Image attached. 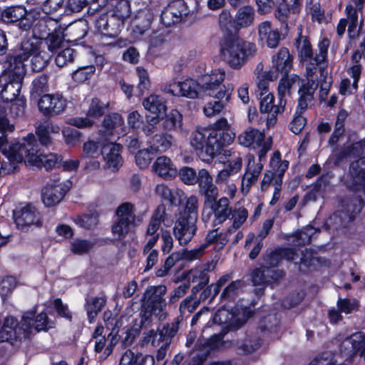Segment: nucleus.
<instances>
[{"instance_id":"23","label":"nucleus","mask_w":365,"mask_h":365,"mask_svg":"<svg viewBox=\"0 0 365 365\" xmlns=\"http://www.w3.org/2000/svg\"><path fill=\"white\" fill-rule=\"evenodd\" d=\"M153 171L164 179H171L177 175V169L171 159L162 155L155 160L152 166Z\"/></svg>"},{"instance_id":"62","label":"nucleus","mask_w":365,"mask_h":365,"mask_svg":"<svg viewBox=\"0 0 365 365\" xmlns=\"http://www.w3.org/2000/svg\"><path fill=\"white\" fill-rule=\"evenodd\" d=\"M150 151V148H146L139 150L136 154L135 162L140 168H147L150 163L153 159V155Z\"/></svg>"},{"instance_id":"40","label":"nucleus","mask_w":365,"mask_h":365,"mask_svg":"<svg viewBox=\"0 0 365 365\" xmlns=\"http://www.w3.org/2000/svg\"><path fill=\"white\" fill-rule=\"evenodd\" d=\"M123 117L116 113L108 114L104 117L103 121V128H104V135L109 136L113 134V130L121 126L123 124Z\"/></svg>"},{"instance_id":"18","label":"nucleus","mask_w":365,"mask_h":365,"mask_svg":"<svg viewBox=\"0 0 365 365\" xmlns=\"http://www.w3.org/2000/svg\"><path fill=\"white\" fill-rule=\"evenodd\" d=\"M66 101L60 95H43L39 100L38 106L46 115H58L66 108Z\"/></svg>"},{"instance_id":"55","label":"nucleus","mask_w":365,"mask_h":365,"mask_svg":"<svg viewBox=\"0 0 365 365\" xmlns=\"http://www.w3.org/2000/svg\"><path fill=\"white\" fill-rule=\"evenodd\" d=\"M75 57V50L71 48H66L57 54L55 60L56 63L58 67H63L68 63H72Z\"/></svg>"},{"instance_id":"1","label":"nucleus","mask_w":365,"mask_h":365,"mask_svg":"<svg viewBox=\"0 0 365 365\" xmlns=\"http://www.w3.org/2000/svg\"><path fill=\"white\" fill-rule=\"evenodd\" d=\"M39 144L34 135L29 133L24 138L22 142L12 144L9 150H4L3 154L7 160L3 161L0 168V175H5L14 173L19 164L23 163L24 158L36 167H43L46 170L54 168L62 158L55 153L48 155L40 154Z\"/></svg>"},{"instance_id":"22","label":"nucleus","mask_w":365,"mask_h":365,"mask_svg":"<svg viewBox=\"0 0 365 365\" xmlns=\"http://www.w3.org/2000/svg\"><path fill=\"white\" fill-rule=\"evenodd\" d=\"M21 81L11 79L6 75L0 76V94L4 101H12L19 95Z\"/></svg>"},{"instance_id":"30","label":"nucleus","mask_w":365,"mask_h":365,"mask_svg":"<svg viewBox=\"0 0 365 365\" xmlns=\"http://www.w3.org/2000/svg\"><path fill=\"white\" fill-rule=\"evenodd\" d=\"M59 130L60 128L58 125L49 122L39 125L36 129L39 143L43 146L49 145L52 142L50 134L58 133Z\"/></svg>"},{"instance_id":"4","label":"nucleus","mask_w":365,"mask_h":365,"mask_svg":"<svg viewBox=\"0 0 365 365\" xmlns=\"http://www.w3.org/2000/svg\"><path fill=\"white\" fill-rule=\"evenodd\" d=\"M235 134L229 128L225 118L218 120L209 130L207 138V156L209 155L215 163H225L228 150L222 149L230 145L235 139Z\"/></svg>"},{"instance_id":"47","label":"nucleus","mask_w":365,"mask_h":365,"mask_svg":"<svg viewBox=\"0 0 365 365\" xmlns=\"http://www.w3.org/2000/svg\"><path fill=\"white\" fill-rule=\"evenodd\" d=\"M153 19V12L150 9L145 8L138 12L137 27L140 30V33L143 34L150 26Z\"/></svg>"},{"instance_id":"3","label":"nucleus","mask_w":365,"mask_h":365,"mask_svg":"<svg viewBox=\"0 0 365 365\" xmlns=\"http://www.w3.org/2000/svg\"><path fill=\"white\" fill-rule=\"evenodd\" d=\"M225 73L213 70L207 76V116L220 113L229 102L233 86L222 84Z\"/></svg>"},{"instance_id":"32","label":"nucleus","mask_w":365,"mask_h":365,"mask_svg":"<svg viewBox=\"0 0 365 365\" xmlns=\"http://www.w3.org/2000/svg\"><path fill=\"white\" fill-rule=\"evenodd\" d=\"M143 105L147 110L156 115L155 118H159L166 111V106L163 98L157 95H150L144 99Z\"/></svg>"},{"instance_id":"52","label":"nucleus","mask_w":365,"mask_h":365,"mask_svg":"<svg viewBox=\"0 0 365 365\" xmlns=\"http://www.w3.org/2000/svg\"><path fill=\"white\" fill-rule=\"evenodd\" d=\"M182 115L175 109L172 110L167 115L164 122V127L167 130H174L180 128Z\"/></svg>"},{"instance_id":"61","label":"nucleus","mask_w":365,"mask_h":365,"mask_svg":"<svg viewBox=\"0 0 365 365\" xmlns=\"http://www.w3.org/2000/svg\"><path fill=\"white\" fill-rule=\"evenodd\" d=\"M16 279L11 276L6 277L0 280V295L4 297L9 294L16 287Z\"/></svg>"},{"instance_id":"25","label":"nucleus","mask_w":365,"mask_h":365,"mask_svg":"<svg viewBox=\"0 0 365 365\" xmlns=\"http://www.w3.org/2000/svg\"><path fill=\"white\" fill-rule=\"evenodd\" d=\"M174 138L168 134H155L148 139L147 143L153 152H165L173 145Z\"/></svg>"},{"instance_id":"33","label":"nucleus","mask_w":365,"mask_h":365,"mask_svg":"<svg viewBox=\"0 0 365 365\" xmlns=\"http://www.w3.org/2000/svg\"><path fill=\"white\" fill-rule=\"evenodd\" d=\"M255 11L251 6H243L240 8L235 16L233 24L237 29L249 26L254 20Z\"/></svg>"},{"instance_id":"29","label":"nucleus","mask_w":365,"mask_h":365,"mask_svg":"<svg viewBox=\"0 0 365 365\" xmlns=\"http://www.w3.org/2000/svg\"><path fill=\"white\" fill-rule=\"evenodd\" d=\"M26 60V58H23V51L20 50V53L10 62L8 73L5 75L10 78L21 81L26 72L24 63Z\"/></svg>"},{"instance_id":"51","label":"nucleus","mask_w":365,"mask_h":365,"mask_svg":"<svg viewBox=\"0 0 365 365\" xmlns=\"http://www.w3.org/2000/svg\"><path fill=\"white\" fill-rule=\"evenodd\" d=\"M108 106V103H103L98 98H93L89 105L87 115L93 118H99L104 114Z\"/></svg>"},{"instance_id":"48","label":"nucleus","mask_w":365,"mask_h":365,"mask_svg":"<svg viewBox=\"0 0 365 365\" xmlns=\"http://www.w3.org/2000/svg\"><path fill=\"white\" fill-rule=\"evenodd\" d=\"M314 99V96L312 97V99L307 101V105L306 108H302L299 106V103H298V106L297 108L296 114L293 119V120L290 123V130L295 134H297L300 133L302 129L304 128L306 125V119L304 116H302L301 114L305 110L308 106L312 103V101Z\"/></svg>"},{"instance_id":"38","label":"nucleus","mask_w":365,"mask_h":365,"mask_svg":"<svg viewBox=\"0 0 365 365\" xmlns=\"http://www.w3.org/2000/svg\"><path fill=\"white\" fill-rule=\"evenodd\" d=\"M205 128H197V130L192 133L190 138V144L192 147L195 150L197 155L203 161L205 160V153L203 151L205 145Z\"/></svg>"},{"instance_id":"58","label":"nucleus","mask_w":365,"mask_h":365,"mask_svg":"<svg viewBox=\"0 0 365 365\" xmlns=\"http://www.w3.org/2000/svg\"><path fill=\"white\" fill-rule=\"evenodd\" d=\"M199 304L200 302L198 300H194L192 296L186 297L180 304V317L182 319L186 314H189L193 312Z\"/></svg>"},{"instance_id":"21","label":"nucleus","mask_w":365,"mask_h":365,"mask_svg":"<svg viewBox=\"0 0 365 365\" xmlns=\"http://www.w3.org/2000/svg\"><path fill=\"white\" fill-rule=\"evenodd\" d=\"M101 146L103 152L102 155L104 160L106 162L108 168L112 169L113 171L118 170L123 163L120 156L122 146L118 143H115L111 141L106 143Z\"/></svg>"},{"instance_id":"64","label":"nucleus","mask_w":365,"mask_h":365,"mask_svg":"<svg viewBox=\"0 0 365 365\" xmlns=\"http://www.w3.org/2000/svg\"><path fill=\"white\" fill-rule=\"evenodd\" d=\"M141 354L134 353L131 349H127L121 356L119 365H136Z\"/></svg>"},{"instance_id":"2","label":"nucleus","mask_w":365,"mask_h":365,"mask_svg":"<svg viewBox=\"0 0 365 365\" xmlns=\"http://www.w3.org/2000/svg\"><path fill=\"white\" fill-rule=\"evenodd\" d=\"M257 51L255 43L233 34L225 35L220 43L221 58L233 68H240Z\"/></svg>"},{"instance_id":"56","label":"nucleus","mask_w":365,"mask_h":365,"mask_svg":"<svg viewBox=\"0 0 365 365\" xmlns=\"http://www.w3.org/2000/svg\"><path fill=\"white\" fill-rule=\"evenodd\" d=\"M93 247V243L86 240L76 239L71 244V251L76 255L88 253Z\"/></svg>"},{"instance_id":"44","label":"nucleus","mask_w":365,"mask_h":365,"mask_svg":"<svg viewBox=\"0 0 365 365\" xmlns=\"http://www.w3.org/2000/svg\"><path fill=\"white\" fill-rule=\"evenodd\" d=\"M31 312L34 314L31 322V331L33 329H35L38 332L40 331H47L54 327V322L49 319L46 313L38 314L36 319H34L35 312L34 311Z\"/></svg>"},{"instance_id":"39","label":"nucleus","mask_w":365,"mask_h":365,"mask_svg":"<svg viewBox=\"0 0 365 365\" xmlns=\"http://www.w3.org/2000/svg\"><path fill=\"white\" fill-rule=\"evenodd\" d=\"M165 216V207L164 205H159L154 211L150 221L148 224L146 235H155L162 222Z\"/></svg>"},{"instance_id":"19","label":"nucleus","mask_w":365,"mask_h":365,"mask_svg":"<svg viewBox=\"0 0 365 365\" xmlns=\"http://www.w3.org/2000/svg\"><path fill=\"white\" fill-rule=\"evenodd\" d=\"M96 31L102 36L115 38L120 30V23L115 16L103 14L95 20Z\"/></svg>"},{"instance_id":"15","label":"nucleus","mask_w":365,"mask_h":365,"mask_svg":"<svg viewBox=\"0 0 365 365\" xmlns=\"http://www.w3.org/2000/svg\"><path fill=\"white\" fill-rule=\"evenodd\" d=\"M258 41L262 45L274 48L282 39V35L278 28L269 21H264L257 26Z\"/></svg>"},{"instance_id":"41","label":"nucleus","mask_w":365,"mask_h":365,"mask_svg":"<svg viewBox=\"0 0 365 365\" xmlns=\"http://www.w3.org/2000/svg\"><path fill=\"white\" fill-rule=\"evenodd\" d=\"M88 32L87 24L84 21H80L71 24L66 29V36H68L70 41H78L83 38Z\"/></svg>"},{"instance_id":"7","label":"nucleus","mask_w":365,"mask_h":365,"mask_svg":"<svg viewBox=\"0 0 365 365\" xmlns=\"http://www.w3.org/2000/svg\"><path fill=\"white\" fill-rule=\"evenodd\" d=\"M41 41L32 37L24 40L21 45V51H23V58L26 60L31 58V68L34 71H42L48 64L51 55L46 50L41 49Z\"/></svg>"},{"instance_id":"35","label":"nucleus","mask_w":365,"mask_h":365,"mask_svg":"<svg viewBox=\"0 0 365 365\" xmlns=\"http://www.w3.org/2000/svg\"><path fill=\"white\" fill-rule=\"evenodd\" d=\"M282 258L289 261H294L298 258V253L289 248L279 249L267 256L266 264L269 267H274L278 264L279 259Z\"/></svg>"},{"instance_id":"31","label":"nucleus","mask_w":365,"mask_h":365,"mask_svg":"<svg viewBox=\"0 0 365 365\" xmlns=\"http://www.w3.org/2000/svg\"><path fill=\"white\" fill-rule=\"evenodd\" d=\"M205 361V339L202 334L190 354L186 365H204Z\"/></svg>"},{"instance_id":"28","label":"nucleus","mask_w":365,"mask_h":365,"mask_svg":"<svg viewBox=\"0 0 365 365\" xmlns=\"http://www.w3.org/2000/svg\"><path fill=\"white\" fill-rule=\"evenodd\" d=\"M106 304V299L104 297H91L86 299L84 305L88 319L90 323H93L97 315Z\"/></svg>"},{"instance_id":"11","label":"nucleus","mask_w":365,"mask_h":365,"mask_svg":"<svg viewBox=\"0 0 365 365\" xmlns=\"http://www.w3.org/2000/svg\"><path fill=\"white\" fill-rule=\"evenodd\" d=\"M196 215L179 214L173 227V235L180 245H186L195 234Z\"/></svg>"},{"instance_id":"57","label":"nucleus","mask_w":365,"mask_h":365,"mask_svg":"<svg viewBox=\"0 0 365 365\" xmlns=\"http://www.w3.org/2000/svg\"><path fill=\"white\" fill-rule=\"evenodd\" d=\"M130 15V9L128 1L122 0L118 2L115 6V14L111 16L116 17L117 20L123 24L124 19L128 18Z\"/></svg>"},{"instance_id":"42","label":"nucleus","mask_w":365,"mask_h":365,"mask_svg":"<svg viewBox=\"0 0 365 365\" xmlns=\"http://www.w3.org/2000/svg\"><path fill=\"white\" fill-rule=\"evenodd\" d=\"M229 200L227 197H222L220 199L218 202H215L211 205L212 210H213L215 220L219 223L225 221L230 214V210L229 209Z\"/></svg>"},{"instance_id":"17","label":"nucleus","mask_w":365,"mask_h":365,"mask_svg":"<svg viewBox=\"0 0 365 365\" xmlns=\"http://www.w3.org/2000/svg\"><path fill=\"white\" fill-rule=\"evenodd\" d=\"M349 173L350 179L346 182V187L365 192V158L351 163Z\"/></svg>"},{"instance_id":"46","label":"nucleus","mask_w":365,"mask_h":365,"mask_svg":"<svg viewBox=\"0 0 365 365\" xmlns=\"http://www.w3.org/2000/svg\"><path fill=\"white\" fill-rule=\"evenodd\" d=\"M178 329V322H173L170 324H164L163 327L158 330V341H162L163 344H166V345H170L172 339L177 334Z\"/></svg>"},{"instance_id":"27","label":"nucleus","mask_w":365,"mask_h":365,"mask_svg":"<svg viewBox=\"0 0 365 365\" xmlns=\"http://www.w3.org/2000/svg\"><path fill=\"white\" fill-rule=\"evenodd\" d=\"M257 7V12L260 14H266L272 10L276 6H277V17L283 21L287 17V11L285 9V6L277 0H256Z\"/></svg>"},{"instance_id":"60","label":"nucleus","mask_w":365,"mask_h":365,"mask_svg":"<svg viewBox=\"0 0 365 365\" xmlns=\"http://www.w3.org/2000/svg\"><path fill=\"white\" fill-rule=\"evenodd\" d=\"M315 232L316 230L312 226L304 227L300 232L296 233L294 236L296 242H294V244L301 245L309 243Z\"/></svg>"},{"instance_id":"5","label":"nucleus","mask_w":365,"mask_h":365,"mask_svg":"<svg viewBox=\"0 0 365 365\" xmlns=\"http://www.w3.org/2000/svg\"><path fill=\"white\" fill-rule=\"evenodd\" d=\"M298 54L301 61L307 68V83L302 85L299 90V106L306 108L307 101L312 99L313 95L318 87L317 76H314L317 64L314 63L312 49L309 41L306 36L300 35L296 42Z\"/></svg>"},{"instance_id":"20","label":"nucleus","mask_w":365,"mask_h":365,"mask_svg":"<svg viewBox=\"0 0 365 365\" xmlns=\"http://www.w3.org/2000/svg\"><path fill=\"white\" fill-rule=\"evenodd\" d=\"M292 63V58L289 54V50L286 48H281L278 53L272 57V64L276 72L268 74L269 80H276L278 77L277 73L287 75L291 69Z\"/></svg>"},{"instance_id":"43","label":"nucleus","mask_w":365,"mask_h":365,"mask_svg":"<svg viewBox=\"0 0 365 365\" xmlns=\"http://www.w3.org/2000/svg\"><path fill=\"white\" fill-rule=\"evenodd\" d=\"M289 162L287 160H281L280 153L279 151H275L269 162V167L272 169L271 171L275 174L278 177L277 180H280L288 168Z\"/></svg>"},{"instance_id":"53","label":"nucleus","mask_w":365,"mask_h":365,"mask_svg":"<svg viewBox=\"0 0 365 365\" xmlns=\"http://www.w3.org/2000/svg\"><path fill=\"white\" fill-rule=\"evenodd\" d=\"M168 6L178 19V22L182 21L190 12L188 6L183 0H175L169 4Z\"/></svg>"},{"instance_id":"50","label":"nucleus","mask_w":365,"mask_h":365,"mask_svg":"<svg viewBox=\"0 0 365 365\" xmlns=\"http://www.w3.org/2000/svg\"><path fill=\"white\" fill-rule=\"evenodd\" d=\"M103 143H96L94 141H88L83 146V158H96L102 155Z\"/></svg>"},{"instance_id":"8","label":"nucleus","mask_w":365,"mask_h":365,"mask_svg":"<svg viewBox=\"0 0 365 365\" xmlns=\"http://www.w3.org/2000/svg\"><path fill=\"white\" fill-rule=\"evenodd\" d=\"M115 213L118 219L112 226V232L118 238L121 239L137 225L136 221H140V220L136 217L135 206L130 202L120 204L116 209Z\"/></svg>"},{"instance_id":"36","label":"nucleus","mask_w":365,"mask_h":365,"mask_svg":"<svg viewBox=\"0 0 365 365\" xmlns=\"http://www.w3.org/2000/svg\"><path fill=\"white\" fill-rule=\"evenodd\" d=\"M179 175L181 180L185 184L194 185L198 182L200 187H202L203 178L205 176V170L204 169L200 170L198 175H197L192 168L184 167L180 170Z\"/></svg>"},{"instance_id":"63","label":"nucleus","mask_w":365,"mask_h":365,"mask_svg":"<svg viewBox=\"0 0 365 365\" xmlns=\"http://www.w3.org/2000/svg\"><path fill=\"white\" fill-rule=\"evenodd\" d=\"M337 307L341 313L347 314L357 309L358 302L355 299H339L337 302Z\"/></svg>"},{"instance_id":"16","label":"nucleus","mask_w":365,"mask_h":365,"mask_svg":"<svg viewBox=\"0 0 365 365\" xmlns=\"http://www.w3.org/2000/svg\"><path fill=\"white\" fill-rule=\"evenodd\" d=\"M202 89L201 86L192 78H187L182 82H175L165 88V91L173 96L195 98Z\"/></svg>"},{"instance_id":"9","label":"nucleus","mask_w":365,"mask_h":365,"mask_svg":"<svg viewBox=\"0 0 365 365\" xmlns=\"http://www.w3.org/2000/svg\"><path fill=\"white\" fill-rule=\"evenodd\" d=\"M252 310L246 305L237 304L235 311L230 312L228 309H219L213 317V323L225 324L227 328H239L245 323L251 316Z\"/></svg>"},{"instance_id":"49","label":"nucleus","mask_w":365,"mask_h":365,"mask_svg":"<svg viewBox=\"0 0 365 365\" xmlns=\"http://www.w3.org/2000/svg\"><path fill=\"white\" fill-rule=\"evenodd\" d=\"M299 78L297 76H287V75H283L282 78L280 80L279 86H278V93L280 96V99H282L287 94L289 93L290 90L294 86L295 83H299Z\"/></svg>"},{"instance_id":"24","label":"nucleus","mask_w":365,"mask_h":365,"mask_svg":"<svg viewBox=\"0 0 365 365\" xmlns=\"http://www.w3.org/2000/svg\"><path fill=\"white\" fill-rule=\"evenodd\" d=\"M283 272L271 269L268 266L256 269L252 273V280L255 284L272 283L282 277Z\"/></svg>"},{"instance_id":"59","label":"nucleus","mask_w":365,"mask_h":365,"mask_svg":"<svg viewBox=\"0 0 365 365\" xmlns=\"http://www.w3.org/2000/svg\"><path fill=\"white\" fill-rule=\"evenodd\" d=\"M365 152V140L359 141L354 144H348L344 150L341 153L342 158L351 157L359 155L363 152Z\"/></svg>"},{"instance_id":"34","label":"nucleus","mask_w":365,"mask_h":365,"mask_svg":"<svg viewBox=\"0 0 365 365\" xmlns=\"http://www.w3.org/2000/svg\"><path fill=\"white\" fill-rule=\"evenodd\" d=\"M282 104H285V101L280 99L279 105H274V96L272 93L264 95L263 93H261L260 94V110L262 113H273V115L280 113L284 109Z\"/></svg>"},{"instance_id":"54","label":"nucleus","mask_w":365,"mask_h":365,"mask_svg":"<svg viewBox=\"0 0 365 365\" xmlns=\"http://www.w3.org/2000/svg\"><path fill=\"white\" fill-rule=\"evenodd\" d=\"M95 71L96 68L92 65L78 68L73 73L72 78L77 83H83L91 78Z\"/></svg>"},{"instance_id":"45","label":"nucleus","mask_w":365,"mask_h":365,"mask_svg":"<svg viewBox=\"0 0 365 365\" xmlns=\"http://www.w3.org/2000/svg\"><path fill=\"white\" fill-rule=\"evenodd\" d=\"M26 9L22 6H12L6 8L2 13L1 17L4 22H16L25 17Z\"/></svg>"},{"instance_id":"12","label":"nucleus","mask_w":365,"mask_h":365,"mask_svg":"<svg viewBox=\"0 0 365 365\" xmlns=\"http://www.w3.org/2000/svg\"><path fill=\"white\" fill-rule=\"evenodd\" d=\"M72 182L70 180L61 182L59 179H54L51 182L46 184L41 191L42 200L47 207L58 204L70 190Z\"/></svg>"},{"instance_id":"26","label":"nucleus","mask_w":365,"mask_h":365,"mask_svg":"<svg viewBox=\"0 0 365 365\" xmlns=\"http://www.w3.org/2000/svg\"><path fill=\"white\" fill-rule=\"evenodd\" d=\"M264 139V133L254 128H249L238 136L239 143L245 147L261 145Z\"/></svg>"},{"instance_id":"37","label":"nucleus","mask_w":365,"mask_h":365,"mask_svg":"<svg viewBox=\"0 0 365 365\" xmlns=\"http://www.w3.org/2000/svg\"><path fill=\"white\" fill-rule=\"evenodd\" d=\"M6 109L0 107V150L3 153L4 150H9L11 143L8 148H4L8 143L6 131L13 132L14 130V125L9 123L7 118L6 117Z\"/></svg>"},{"instance_id":"13","label":"nucleus","mask_w":365,"mask_h":365,"mask_svg":"<svg viewBox=\"0 0 365 365\" xmlns=\"http://www.w3.org/2000/svg\"><path fill=\"white\" fill-rule=\"evenodd\" d=\"M14 217L18 229L22 231L27 230L32 225L37 227L42 225V221L37 209L30 204L19 210H15Z\"/></svg>"},{"instance_id":"14","label":"nucleus","mask_w":365,"mask_h":365,"mask_svg":"<svg viewBox=\"0 0 365 365\" xmlns=\"http://www.w3.org/2000/svg\"><path fill=\"white\" fill-rule=\"evenodd\" d=\"M364 0H354L356 4V8H354L352 5H348L346 8V12L347 15V20L341 19L337 26V34L341 36L346 30L347 25V21H349L348 34L351 38H356L359 32V28H358V11L361 10V4Z\"/></svg>"},{"instance_id":"10","label":"nucleus","mask_w":365,"mask_h":365,"mask_svg":"<svg viewBox=\"0 0 365 365\" xmlns=\"http://www.w3.org/2000/svg\"><path fill=\"white\" fill-rule=\"evenodd\" d=\"M167 292V287L164 285L151 286L145 292L143 307L158 317L160 320L166 317L163 312L166 307V302L164 295Z\"/></svg>"},{"instance_id":"6","label":"nucleus","mask_w":365,"mask_h":365,"mask_svg":"<svg viewBox=\"0 0 365 365\" xmlns=\"http://www.w3.org/2000/svg\"><path fill=\"white\" fill-rule=\"evenodd\" d=\"M33 315L31 312H25L20 322L13 317H6L0 329V342L29 338L31 334V322Z\"/></svg>"}]
</instances>
